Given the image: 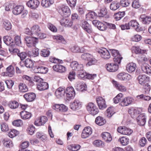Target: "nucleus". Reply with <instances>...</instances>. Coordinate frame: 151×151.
Here are the masks:
<instances>
[{
	"label": "nucleus",
	"instance_id": "1",
	"mask_svg": "<svg viewBox=\"0 0 151 151\" xmlns=\"http://www.w3.org/2000/svg\"><path fill=\"white\" fill-rule=\"evenodd\" d=\"M34 81L38 83L37 88L40 91L44 90L48 88L47 83L43 82V80L39 77H36L34 78Z\"/></svg>",
	"mask_w": 151,
	"mask_h": 151
},
{
	"label": "nucleus",
	"instance_id": "2",
	"mask_svg": "<svg viewBox=\"0 0 151 151\" xmlns=\"http://www.w3.org/2000/svg\"><path fill=\"white\" fill-rule=\"evenodd\" d=\"M87 109L88 112L93 115L97 114L99 112L98 108L92 103H89L88 104L87 106Z\"/></svg>",
	"mask_w": 151,
	"mask_h": 151
},
{
	"label": "nucleus",
	"instance_id": "3",
	"mask_svg": "<svg viewBox=\"0 0 151 151\" xmlns=\"http://www.w3.org/2000/svg\"><path fill=\"white\" fill-rule=\"evenodd\" d=\"M27 46L29 47H35L38 40L37 38L30 37H26L25 38Z\"/></svg>",
	"mask_w": 151,
	"mask_h": 151
},
{
	"label": "nucleus",
	"instance_id": "4",
	"mask_svg": "<svg viewBox=\"0 0 151 151\" xmlns=\"http://www.w3.org/2000/svg\"><path fill=\"white\" fill-rule=\"evenodd\" d=\"M75 96V92L72 86L68 87L66 90V98L68 100L73 99Z\"/></svg>",
	"mask_w": 151,
	"mask_h": 151
},
{
	"label": "nucleus",
	"instance_id": "5",
	"mask_svg": "<svg viewBox=\"0 0 151 151\" xmlns=\"http://www.w3.org/2000/svg\"><path fill=\"white\" fill-rule=\"evenodd\" d=\"M96 100L99 108L100 109H104L107 107L104 99L102 97H99L96 98Z\"/></svg>",
	"mask_w": 151,
	"mask_h": 151
},
{
	"label": "nucleus",
	"instance_id": "6",
	"mask_svg": "<svg viewBox=\"0 0 151 151\" xmlns=\"http://www.w3.org/2000/svg\"><path fill=\"white\" fill-rule=\"evenodd\" d=\"M146 116L144 114H140L137 118L138 124L141 126H144L146 122Z\"/></svg>",
	"mask_w": 151,
	"mask_h": 151
},
{
	"label": "nucleus",
	"instance_id": "7",
	"mask_svg": "<svg viewBox=\"0 0 151 151\" xmlns=\"http://www.w3.org/2000/svg\"><path fill=\"white\" fill-rule=\"evenodd\" d=\"M107 70L110 72H114L117 70L119 68L118 65L114 63H109L106 65Z\"/></svg>",
	"mask_w": 151,
	"mask_h": 151
},
{
	"label": "nucleus",
	"instance_id": "8",
	"mask_svg": "<svg viewBox=\"0 0 151 151\" xmlns=\"http://www.w3.org/2000/svg\"><path fill=\"white\" fill-rule=\"evenodd\" d=\"M70 108L73 110L80 109L81 107V103L78 100H75L70 104Z\"/></svg>",
	"mask_w": 151,
	"mask_h": 151
},
{
	"label": "nucleus",
	"instance_id": "9",
	"mask_svg": "<svg viewBox=\"0 0 151 151\" xmlns=\"http://www.w3.org/2000/svg\"><path fill=\"white\" fill-rule=\"evenodd\" d=\"M91 128L89 127H85L82 132L81 137L85 139L88 137L92 133Z\"/></svg>",
	"mask_w": 151,
	"mask_h": 151
},
{
	"label": "nucleus",
	"instance_id": "10",
	"mask_svg": "<svg viewBox=\"0 0 151 151\" xmlns=\"http://www.w3.org/2000/svg\"><path fill=\"white\" fill-rule=\"evenodd\" d=\"M137 79L139 83L142 85H145L149 81V77L145 75H141L138 76Z\"/></svg>",
	"mask_w": 151,
	"mask_h": 151
},
{
	"label": "nucleus",
	"instance_id": "11",
	"mask_svg": "<svg viewBox=\"0 0 151 151\" xmlns=\"http://www.w3.org/2000/svg\"><path fill=\"white\" fill-rule=\"evenodd\" d=\"M70 66L73 70L77 71L83 69V65L79 64L76 61L72 62L70 63Z\"/></svg>",
	"mask_w": 151,
	"mask_h": 151
},
{
	"label": "nucleus",
	"instance_id": "12",
	"mask_svg": "<svg viewBox=\"0 0 151 151\" xmlns=\"http://www.w3.org/2000/svg\"><path fill=\"white\" fill-rule=\"evenodd\" d=\"M40 3L38 0H30L27 3V5L31 9H35L39 6Z\"/></svg>",
	"mask_w": 151,
	"mask_h": 151
},
{
	"label": "nucleus",
	"instance_id": "13",
	"mask_svg": "<svg viewBox=\"0 0 151 151\" xmlns=\"http://www.w3.org/2000/svg\"><path fill=\"white\" fill-rule=\"evenodd\" d=\"M98 52L101 56L105 59H108L110 57V55L109 51L107 49L103 48L100 49Z\"/></svg>",
	"mask_w": 151,
	"mask_h": 151
},
{
	"label": "nucleus",
	"instance_id": "14",
	"mask_svg": "<svg viewBox=\"0 0 151 151\" xmlns=\"http://www.w3.org/2000/svg\"><path fill=\"white\" fill-rule=\"evenodd\" d=\"M82 27L88 33H91L93 32L91 27L88 23L86 21H83L82 23Z\"/></svg>",
	"mask_w": 151,
	"mask_h": 151
},
{
	"label": "nucleus",
	"instance_id": "15",
	"mask_svg": "<svg viewBox=\"0 0 151 151\" xmlns=\"http://www.w3.org/2000/svg\"><path fill=\"white\" fill-rule=\"evenodd\" d=\"M92 23L100 30L104 31L106 28V26L105 24L97 20L93 21Z\"/></svg>",
	"mask_w": 151,
	"mask_h": 151
},
{
	"label": "nucleus",
	"instance_id": "16",
	"mask_svg": "<svg viewBox=\"0 0 151 151\" xmlns=\"http://www.w3.org/2000/svg\"><path fill=\"white\" fill-rule=\"evenodd\" d=\"M137 68L136 63L133 62L128 63L126 65V70L129 73H132L135 71Z\"/></svg>",
	"mask_w": 151,
	"mask_h": 151
},
{
	"label": "nucleus",
	"instance_id": "17",
	"mask_svg": "<svg viewBox=\"0 0 151 151\" xmlns=\"http://www.w3.org/2000/svg\"><path fill=\"white\" fill-rule=\"evenodd\" d=\"M47 120L46 116H42L37 119L35 122V124L37 126L42 125L44 124L47 122Z\"/></svg>",
	"mask_w": 151,
	"mask_h": 151
},
{
	"label": "nucleus",
	"instance_id": "18",
	"mask_svg": "<svg viewBox=\"0 0 151 151\" xmlns=\"http://www.w3.org/2000/svg\"><path fill=\"white\" fill-rule=\"evenodd\" d=\"M117 78L118 79L122 81L129 80L132 78L130 75L125 73H122L118 74Z\"/></svg>",
	"mask_w": 151,
	"mask_h": 151
},
{
	"label": "nucleus",
	"instance_id": "19",
	"mask_svg": "<svg viewBox=\"0 0 151 151\" xmlns=\"http://www.w3.org/2000/svg\"><path fill=\"white\" fill-rule=\"evenodd\" d=\"M36 97L35 94L33 93H25L24 95V97L26 100L28 102L33 101Z\"/></svg>",
	"mask_w": 151,
	"mask_h": 151
},
{
	"label": "nucleus",
	"instance_id": "20",
	"mask_svg": "<svg viewBox=\"0 0 151 151\" xmlns=\"http://www.w3.org/2000/svg\"><path fill=\"white\" fill-rule=\"evenodd\" d=\"M139 19L144 24H148L151 22V17L150 16H145L144 15H141Z\"/></svg>",
	"mask_w": 151,
	"mask_h": 151
},
{
	"label": "nucleus",
	"instance_id": "21",
	"mask_svg": "<svg viewBox=\"0 0 151 151\" xmlns=\"http://www.w3.org/2000/svg\"><path fill=\"white\" fill-rule=\"evenodd\" d=\"M35 72L45 74L48 71V68L44 66H36L34 69Z\"/></svg>",
	"mask_w": 151,
	"mask_h": 151
},
{
	"label": "nucleus",
	"instance_id": "22",
	"mask_svg": "<svg viewBox=\"0 0 151 151\" xmlns=\"http://www.w3.org/2000/svg\"><path fill=\"white\" fill-rule=\"evenodd\" d=\"M60 22L62 26L65 27H70L73 24L72 22L70 19L66 18H63L61 19Z\"/></svg>",
	"mask_w": 151,
	"mask_h": 151
},
{
	"label": "nucleus",
	"instance_id": "23",
	"mask_svg": "<svg viewBox=\"0 0 151 151\" xmlns=\"http://www.w3.org/2000/svg\"><path fill=\"white\" fill-rule=\"evenodd\" d=\"M112 82L116 88L117 89L121 91L124 92L127 90L126 88L124 86L120 84L114 80L112 81Z\"/></svg>",
	"mask_w": 151,
	"mask_h": 151
},
{
	"label": "nucleus",
	"instance_id": "24",
	"mask_svg": "<svg viewBox=\"0 0 151 151\" xmlns=\"http://www.w3.org/2000/svg\"><path fill=\"white\" fill-rule=\"evenodd\" d=\"M133 99L131 97H128L123 99L120 104L122 106H126L131 104L133 101Z\"/></svg>",
	"mask_w": 151,
	"mask_h": 151
},
{
	"label": "nucleus",
	"instance_id": "25",
	"mask_svg": "<svg viewBox=\"0 0 151 151\" xmlns=\"http://www.w3.org/2000/svg\"><path fill=\"white\" fill-rule=\"evenodd\" d=\"M65 93V90L64 88L60 87L57 88V99L63 98Z\"/></svg>",
	"mask_w": 151,
	"mask_h": 151
},
{
	"label": "nucleus",
	"instance_id": "26",
	"mask_svg": "<svg viewBox=\"0 0 151 151\" xmlns=\"http://www.w3.org/2000/svg\"><path fill=\"white\" fill-rule=\"evenodd\" d=\"M141 69L145 73L148 74H151V67L146 63L143 64L142 65Z\"/></svg>",
	"mask_w": 151,
	"mask_h": 151
},
{
	"label": "nucleus",
	"instance_id": "27",
	"mask_svg": "<svg viewBox=\"0 0 151 151\" xmlns=\"http://www.w3.org/2000/svg\"><path fill=\"white\" fill-rule=\"evenodd\" d=\"M76 86V88L78 90L81 91L86 90L87 89L86 85L85 83H83L78 82Z\"/></svg>",
	"mask_w": 151,
	"mask_h": 151
},
{
	"label": "nucleus",
	"instance_id": "28",
	"mask_svg": "<svg viewBox=\"0 0 151 151\" xmlns=\"http://www.w3.org/2000/svg\"><path fill=\"white\" fill-rule=\"evenodd\" d=\"M20 115L22 119H27L31 117L32 114L27 111H23L20 112Z\"/></svg>",
	"mask_w": 151,
	"mask_h": 151
},
{
	"label": "nucleus",
	"instance_id": "29",
	"mask_svg": "<svg viewBox=\"0 0 151 151\" xmlns=\"http://www.w3.org/2000/svg\"><path fill=\"white\" fill-rule=\"evenodd\" d=\"M14 67L12 65H9L6 68V73L10 77H11L14 74Z\"/></svg>",
	"mask_w": 151,
	"mask_h": 151
},
{
	"label": "nucleus",
	"instance_id": "30",
	"mask_svg": "<svg viewBox=\"0 0 151 151\" xmlns=\"http://www.w3.org/2000/svg\"><path fill=\"white\" fill-rule=\"evenodd\" d=\"M12 12L15 15L22 14V17L23 18L26 16L28 13L27 10H12Z\"/></svg>",
	"mask_w": 151,
	"mask_h": 151
},
{
	"label": "nucleus",
	"instance_id": "31",
	"mask_svg": "<svg viewBox=\"0 0 151 151\" xmlns=\"http://www.w3.org/2000/svg\"><path fill=\"white\" fill-rule=\"evenodd\" d=\"M102 137L103 139L106 142H109L112 139L110 134L107 132H104L102 134Z\"/></svg>",
	"mask_w": 151,
	"mask_h": 151
},
{
	"label": "nucleus",
	"instance_id": "32",
	"mask_svg": "<svg viewBox=\"0 0 151 151\" xmlns=\"http://www.w3.org/2000/svg\"><path fill=\"white\" fill-rule=\"evenodd\" d=\"M95 122L96 124L99 126L103 125L106 122L105 119L103 117L100 116L96 117Z\"/></svg>",
	"mask_w": 151,
	"mask_h": 151
},
{
	"label": "nucleus",
	"instance_id": "33",
	"mask_svg": "<svg viewBox=\"0 0 151 151\" xmlns=\"http://www.w3.org/2000/svg\"><path fill=\"white\" fill-rule=\"evenodd\" d=\"M32 35L34 34L36 35L41 31L40 27L37 25H35L32 26L31 28Z\"/></svg>",
	"mask_w": 151,
	"mask_h": 151
},
{
	"label": "nucleus",
	"instance_id": "34",
	"mask_svg": "<svg viewBox=\"0 0 151 151\" xmlns=\"http://www.w3.org/2000/svg\"><path fill=\"white\" fill-rule=\"evenodd\" d=\"M4 43L8 46L12 45L11 43L13 42L12 38L8 36H4L3 38Z\"/></svg>",
	"mask_w": 151,
	"mask_h": 151
},
{
	"label": "nucleus",
	"instance_id": "35",
	"mask_svg": "<svg viewBox=\"0 0 151 151\" xmlns=\"http://www.w3.org/2000/svg\"><path fill=\"white\" fill-rule=\"evenodd\" d=\"M113 107H109L107 109L106 113V116L109 118H111L115 113L113 111Z\"/></svg>",
	"mask_w": 151,
	"mask_h": 151
},
{
	"label": "nucleus",
	"instance_id": "36",
	"mask_svg": "<svg viewBox=\"0 0 151 151\" xmlns=\"http://www.w3.org/2000/svg\"><path fill=\"white\" fill-rule=\"evenodd\" d=\"M80 146L78 145H71L67 146V148L71 151H77L80 148Z\"/></svg>",
	"mask_w": 151,
	"mask_h": 151
},
{
	"label": "nucleus",
	"instance_id": "37",
	"mask_svg": "<svg viewBox=\"0 0 151 151\" xmlns=\"http://www.w3.org/2000/svg\"><path fill=\"white\" fill-rule=\"evenodd\" d=\"M118 141L122 145H127L129 142V139L128 138L124 137L119 138L118 139Z\"/></svg>",
	"mask_w": 151,
	"mask_h": 151
},
{
	"label": "nucleus",
	"instance_id": "38",
	"mask_svg": "<svg viewBox=\"0 0 151 151\" xmlns=\"http://www.w3.org/2000/svg\"><path fill=\"white\" fill-rule=\"evenodd\" d=\"M24 64L27 68H31L33 67L34 64L32 61L29 59H27L25 60L24 61Z\"/></svg>",
	"mask_w": 151,
	"mask_h": 151
},
{
	"label": "nucleus",
	"instance_id": "39",
	"mask_svg": "<svg viewBox=\"0 0 151 151\" xmlns=\"http://www.w3.org/2000/svg\"><path fill=\"white\" fill-rule=\"evenodd\" d=\"M9 106L12 109H15L18 108L19 106V103L15 101H12L9 102Z\"/></svg>",
	"mask_w": 151,
	"mask_h": 151
},
{
	"label": "nucleus",
	"instance_id": "40",
	"mask_svg": "<svg viewBox=\"0 0 151 151\" xmlns=\"http://www.w3.org/2000/svg\"><path fill=\"white\" fill-rule=\"evenodd\" d=\"M61 15L65 17H68L70 14V10H59Z\"/></svg>",
	"mask_w": 151,
	"mask_h": 151
},
{
	"label": "nucleus",
	"instance_id": "41",
	"mask_svg": "<svg viewBox=\"0 0 151 151\" xmlns=\"http://www.w3.org/2000/svg\"><path fill=\"white\" fill-rule=\"evenodd\" d=\"M66 43V41L63 36L57 35V43L65 44Z\"/></svg>",
	"mask_w": 151,
	"mask_h": 151
},
{
	"label": "nucleus",
	"instance_id": "42",
	"mask_svg": "<svg viewBox=\"0 0 151 151\" xmlns=\"http://www.w3.org/2000/svg\"><path fill=\"white\" fill-rule=\"evenodd\" d=\"M19 87V90L21 92H25L28 91V88L24 83H20Z\"/></svg>",
	"mask_w": 151,
	"mask_h": 151
},
{
	"label": "nucleus",
	"instance_id": "43",
	"mask_svg": "<svg viewBox=\"0 0 151 151\" xmlns=\"http://www.w3.org/2000/svg\"><path fill=\"white\" fill-rule=\"evenodd\" d=\"M120 7V4L117 3L116 1H113L110 5V9H117Z\"/></svg>",
	"mask_w": 151,
	"mask_h": 151
},
{
	"label": "nucleus",
	"instance_id": "44",
	"mask_svg": "<svg viewBox=\"0 0 151 151\" xmlns=\"http://www.w3.org/2000/svg\"><path fill=\"white\" fill-rule=\"evenodd\" d=\"M4 145L7 147L10 148L12 147L13 145L12 141L8 139H6L4 140Z\"/></svg>",
	"mask_w": 151,
	"mask_h": 151
},
{
	"label": "nucleus",
	"instance_id": "45",
	"mask_svg": "<svg viewBox=\"0 0 151 151\" xmlns=\"http://www.w3.org/2000/svg\"><path fill=\"white\" fill-rule=\"evenodd\" d=\"M39 49H38L35 48L33 49L32 52H29V54L30 56L33 57H35L39 55Z\"/></svg>",
	"mask_w": 151,
	"mask_h": 151
},
{
	"label": "nucleus",
	"instance_id": "46",
	"mask_svg": "<svg viewBox=\"0 0 151 151\" xmlns=\"http://www.w3.org/2000/svg\"><path fill=\"white\" fill-rule=\"evenodd\" d=\"M1 129L2 131L3 132H6L7 131L9 128L7 124L4 122H2L1 123Z\"/></svg>",
	"mask_w": 151,
	"mask_h": 151
},
{
	"label": "nucleus",
	"instance_id": "47",
	"mask_svg": "<svg viewBox=\"0 0 151 151\" xmlns=\"http://www.w3.org/2000/svg\"><path fill=\"white\" fill-rule=\"evenodd\" d=\"M53 3L51 2L49 0H42L41 1L42 6L45 7H48Z\"/></svg>",
	"mask_w": 151,
	"mask_h": 151
},
{
	"label": "nucleus",
	"instance_id": "48",
	"mask_svg": "<svg viewBox=\"0 0 151 151\" xmlns=\"http://www.w3.org/2000/svg\"><path fill=\"white\" fill-rule=\"evenodd\" d=\"M88 63L86 64L87 65L90 66L95 64L96 63L97 60L94 58L91 55V58L89 59L88 60Z\"/></svg>",
	"mask_w": 151,
	"mask_h": 151
},
{
	"label": "nucleus",
	"instance_id": "49",
	"mask_svg": "<svg viewBox=\"0 0 151 151\" xmlns=\"http://www.w3.org/2000/svg\"><path fill=\"white\" fill-rule=\"evenodd\" d=\"M68 109V107L63 104H57V109L60 111H66Z\"/></svg>",
	"mask_w": 151,
	"mask_h": 151
},
{
	"label": "nucleus",
	"instance_id": "50",
	"mask_svg": "<svg viewBox=\"0 0 151 151\" xmlns=\"http://www.w3.org/2000/svg\"><path fill=\"white\" fill-rule=\"evenodd\" d=\"M19 134V132L16 130L13 129H12L10 132L8 134L9 137L11 138H13Z\"/></svg>",
	"mask_w": 151,
	"mask_h": 151
},
{
	"label": "nucleus",
	"instance_id": "51",
	"mask_svg": "<svg viewBox=\"0 0 151 151\" xmlns=\"http://www.w3.org/2000/svg\"><path fill=\"white\" fill-rule=\"evenodd\" d=\"M120 4V8L122 7H126L129 6L130 3L128 0H121Z\"/></svg>",
	"mask_w": 151,
	"mask_h": 151
},
{
	"label": "nucleus",
	"instance_id": "52",
	"mask_svg": "<svg viewBox=\"0 0 151 151\" xmlns=\"http://www.w3.org/2000/svg\"><path fill=\"white\" fill-rule=\"evenodd\" d=\"M3 24L4 27L6 30H9L12 28V25L8 21H5L3 23Z\"/></svg>",
	"mask_w": 151,
	"mask_h": 151
},
{
	"label": "nucleus",
	"instance_id": "53",
	"mask_svg": "<svg viewBox=\"0 0 151 151\" xmlns=\"http://www.w3.org/2000/svg\"><path fill=\"white\" fill-rule=\"evenodd\" d=\"M78 76L79 78H83L86 76L87 77L88 74L83 70V69L81 70L78 71Z\"/></svg>",
	"mask_w": 151,
	"mask_h": 151
},
{
	"label": "nucleus",
	"instance_id": "54",
	"mask_svg": "<svg viewBox=\"0 0 151 151\" xmlns=\"http://www.w3.org/2000/svg\"><path fill=\"white\" fill-rule=\"evenodd\" d=\"M50 52L49 50L47 49H44L42 50L40 53L41 56L44 57H47L49 56Z\"/></svg>",
	"mask_w": 151,
	"mask_h": 151
},
{
	"label": "nucleus",
	"instance_id": "55",
	"mask_svg": "<svg viewBox=\"0 0 151 151\" xmlns=\"http://www.w3.org/2000/svg\"><path fill=\"white\" fill-rule=\"evenodd\" d=\"M35 130V127L33 125H30L27 128V131L28 133L30 135L34 134Z\"/></svg>",
	"mask_w": 151,
	"mask_h": 151
},
{
	"label": "nucleus",
	"instance_id": "56",
	"mask_svg": "<svg viewBox=\"0 0 151 151\" xmlns=\"http://www.w3.org/2000/svg\"><path fill=\"white\" fill-rule=\"evenodd\" d=\"M142 85L143 86V88L144 89V92L145 93L148 94L150 90V86L147 83L144 85Z\"/></svg>",
	"mask_w": 151,
	"mask_h": 151
},
{
	"label": "nucleus",
	"instance_id": "57",
	"mask_svg": "<svg viewBox=\"0 0 151 151\" xmlns=\"http://www.w3.org/2000/svg\"><path fill=\"white\" fill-rule=\"evenodd\" d=\"M66 70V68L61 65H57V72L60 73L65 72Z\"/></svg>",
	"mask_w": 151,
	"mask_h": 151
},
{
	"label": "nucleus",
	"instance_id": "58",
	"mask_svg": "<svg viewBox=\"0 0 151 151\" xmlns=\"http://www.w3.org/2000/svg\"><path fill=\"white\" fill-rule=\"evenodd\" d=\"M137 97L138 99H141L146 101H149L151 99V97L150 96H147L143 94L138 95L137 96Z\"/></svg>",
	"mask_w": 151,
	"mask_h": 151
},
{
	"label": "nucleus",
	"instance_id": "59",
	"mask_svg": "<svg viewBox=\"0 0 151 151\" xmlns=\"http://www.w3.org/2000/svg\"><path fill=\"white\" fill-rule=\"evenodd\" d=\"M128 25L130 27L131 26L134 28L136 26H137L138 25H139V24L135 20H132L131 21L128 23Z\"/></svg>",
	"mask_w": 151,
	"mask_h": 151
},
{
	"label": "nucleus",
	"instance_id": "60",
	"mask_svg": "<svg viewBox=\"0 0 151 151\" xmlns=\"http://www.w3.org/2000/svg\"><path fill=\"white\" fill-rule=\"evenodd\" d=\"M131 6L133 8L135 9L139 8L140 7V5L139 3L138 0H134Z\"/></svg>",
	"mask_w": 151,
	"mask_h": 151
},
{
	"label": "nucleus",
	"instance_id": "61",
	"mask_svg": "<svg viewBox=\"0 0 151 151\" xmlns=\"http://www.w3.org/2000/svg\"><path fill=\"white\" fill-rule=\"evenodd\" d=\"M97 15V14L95 12L91 11L89 12L86 16L90 19H94Z\"/></svg>",
	"mask_w": 151,
	"mask_h": 151
},
{
	"label": "nucleus",
	"instance_id": "62",
	"mask_svg": "<svg viewBox=\"0 0 151 151\" xmlns=\"http://www.w3.org/2000/svg\"><path fill=\"white\" fill-rule=\"evenodd\" d=\"M7 87L9 89L12 88L14 84V82L11 80H6L5 81Z\"/></svg>",
	"mask_w": 151,
	"mask_h": 151
},
{
	"label": "nucleus",
	"instance_id": "63",
	"mask_svg": "<svg viewBox=\"0 0 151 151\" xmlns=\"http://www.w3.org/2000/svg\"><path fill=\"white\" fill-rule=\"evenodd\" d=\"M27 54L25 52H21L18 54V56L19 57L20 60H23L27 57Z\"/></svg>",
	"mask_w": 151,
	"mask_h": 151
},
{
	"label": "nucleus",
	"instance_id": "64",
	"mask_svg": "<svg viewBox=\"0 0 151 151\" xmlns=\"http://www.w3.org/2000/svg\"><path fill=\"white\" fill-rule=\"evenodd\" d=\"M75 73L72 71L70 72L68 76V78L70 81H71L75 78Z\"/></svg>",
	"mask_w": 151,
	"mask_h": 151
}]
</instances>
